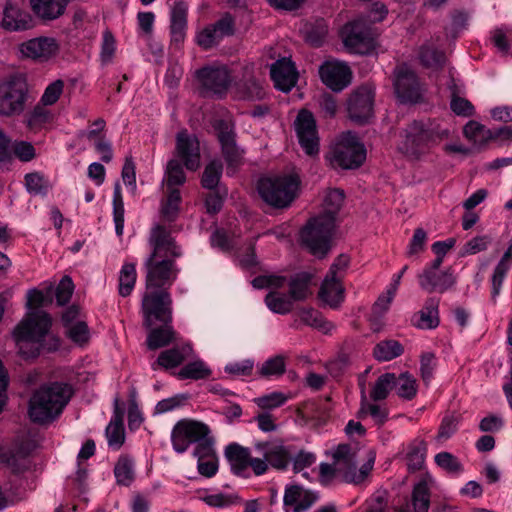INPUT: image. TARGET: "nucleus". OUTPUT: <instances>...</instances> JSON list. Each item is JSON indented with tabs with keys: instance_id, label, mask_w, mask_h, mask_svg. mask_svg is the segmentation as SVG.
Segmentation results:
<instances>
[{
	"instance_id": "4c0bfd02",
	"label": "nucleus",
	"mask_w": 512,
	"mask_h": 512,
	"mask_svg": "<svg viewBox=\"0 0 512 512\" xmlns=\"http://www.w3.org/2000/svg\"><path fill=\"white\" fill-rule=\"evenodd\" d=\"M294 302L290 294L286 295L278 291H270L265 297L267 307L278 314L289 313L293 309Z\"/></svg>"
},
{
	"instance_id": "49530a36",
	"label": "nucleus",
	"mask_w": 512,
	"mask_h": 512,
	"mask_svg": "<svg viewBox=\"0 0 512 512\" xmlns=\"http://www.w3.org/2000/svg\"><path fill=\"white\" fill-rule=\"evenodd\" d=\"M137 273L135 265L132 263H125L119 274V294L126 297L131 294L135 283Z\"/></svg>"
},
{
	"instance_id": "4468645a",
	"label": "nucleus",
	"mask_w": 512,
	"mask_h": 512,
	"mask_svg": "<svg viewBox=\"0 0 512 512\" xmlns=\"http://www.w3.org/2000/svg\"><path fill=\"white\" fill-rule=\"evenodd\" d=\"M210 434L209 427L195 420H180L174 426L171 440L177 453L185 452L190 444L197 443Z\"/></svg>"
},
{
	"instance_id": "aec40b11",
	"label": "nucleus",
	"mask_w": 512,
	"mask_h": 512,
	"mask_svg": "<svg viewBox=\"0 0 512 512\" xmlns=\"http://www.w3.org/2000/svg\"><path fill=\"white\" fill-rule=\"evenodd\" d=\"M321 81L331 90L340 92L350 85L352 71L350 67L340 61L331 60L324 62L319 67Z\"/></svg>"
},
{
	"instance_id": "c9c22d12",
	"label": "nucleus",
	"mask_w": 512,
	"mask_h": 512,
	"mask_svg": "<svg viewBox=\"0 0 512 512\" xmlns=\"http://www.w3.org/2000/svg\"><path fill=\"white\" fill-rule=\"evenodd\" d=\"M181 203V195L178 189L167 190V196L161 203V218L165 222H173L179 214V205Z\"/></svg>"
},
{
	"instance_id": "a18cd8bd",
	"label": "nucleus",
	"mask_w": 512,
	"mask_h": 512,
	"mask_svg": "<svg viewBox=\"0 0 512 512\" xmlns=\"http://www.w3.org/2000/svg\"><path fill=\"white\" fill-rule=\"evenodd\" d=\"M396 384V375L394 373H385L378 377L372 390L370 397L374 401L384 400L389 392L394 388Z\"/></svg>"
},
{
	"instance_id": "20e7f679",
	"label": "nucleus",
	"mask_w": 512,
	"mask_h": 512,
	"mask_svg": "<svg viewBox=\"0 0 512 512\" xmlns=\"http://www.w3.org/2000/svg\"><path fill=\"white\" fill-rule=\"evenodd\" d=\"M51 326V318L44 311L28 312L14 329L18 352L24 359L39 355L41 343Z\"/></svg>"
},
{
	"instance_id": "0eeeda50",
	"label": "nucleus",
	"mask_w": 512,
	"mask_h": 512,
	"mask_svg": "<svg viewBox=\"0 0 512 512\" xmlns=\"http://www.w3.org/2000/svg\"><path fill=\"white\" fill-rule=\"evenodd\" d=\"M258 192L261 198L276 208L288 207L296 197L299 180L293 175L268 177L258 182Z\"/></svg>"
},
{
	"instance_id": "39448f33",
	"label": "nucleus",
	"mask_w": 512,
	"mask_h": 512,
	"mask_svg": "<svg viewBox=\"0 0 512 512\" xmlns=\"http://www.w3.org/2000/svg\"><path fill=\"white\" fill-rule=\"evenodd\" d=\"M448 135L447 130H441L431 123L413 121L401 131L398 150L407 158L418 160L432 145L439 143Z\"/></svg>"
},
{
	"instance_id": "bb28decb",
	"label": "nucleus",
	"mask_w": 512,
	"mask_h": 512,
	"mask_svg": "<svg viewBox=\"0 0 512 512\" xmlns=\"http://www.w3.org/2000/svg\"><path fill=\"white\" fill-rule=\"evenodd\" d=\"M342 278L326 275L319 291V298L331 308H337L344 300Z\"/></svg>"
},
{
	"instance_id": "864d4df0",
	"label": "nucleus",
	"mask_w": 512,
	"mask_h": 512,
	"mask_svg": "<svg viewBox=\"0 0 512 512\" xmlns=\"http://www.w3.org/2000/svg\"><path fill=\"white\" fill-rule=\"evenodd\" d=\"M67 337L79 346L85 345L90 338L89 328L85 321H76V324L65 328Z\"/></svg>"
},
{
	"instance_id": "9d476101",
	"label": "nucleus",
	"mask_w": 512,
	"mask_h": 512,
	"mask_svg": "<svg viewBox=\"0 0 512 512\" xmlns=\"http://www.w3.org/2000/svg\"><path fill=\"white\" fill-rule=\"evenodd\" d=\"M27 83L23 75L12 74L0 83V114L11 116L24 110Z\"/></svg>"
},
{
	"instance_id": "5fc2aeb1",
	"label": "nucleus",
	"mask_w": 512,
	"mask_h": 512,
	"mask_svg": "<svg viewBox=\"0 0 512 512\" xmlns=\"http://www.w3.org/2000/svg\"><path fill=\"white\" fill-rule=\"evenodd\" d=\"M286 370L285 358L282 355H277L266 360L259 369V374L262 377L280 376Z\"/></svg>"
},
{
	"instance_id": "680f3d73",
	"label": "nucleus",
	"mask_w": 512,
	"mask_h": 512,
	"mask_svg": "<svg viewBox=\"0 0 512 512\" xmlns=\"http://www.w3.org/2000/svg\"><path fill=\"white\" fill-rule=\"evenodd\" d=\"M511 264L512 262H509V260H504V257H502L497 266L495 267L492 277L493 298L499 295L503 280Z\"/></svg>"
},
{
	"instance_id": "8fccbe9b",
	"label": "nucleus",
	"mask_w": 512,
	"mask_h": 512,
	"mask_svg": "<svg viewBox=\"0 0 512 512\" xmlns=\"http://www.w3.org/2000/svg\"><path fill=\"white\" fill-rule=\"evenodd\" d=\"M223 166L220 161H211L204 169L201 184L206 189L217 187L222 175Z\"/></svg>"
},
{
	"instance_id": "a211bd4d",
	"label": "nucleus",
	"mask_w": 512,
	"mask_h": 512,
	"mask_svg": "<svg viewBox=\"0 0 512 512\" xmlns=\"http://www.w3.org/2000/svg\"><path fill=\"white\" fill-rule=\"evenodd\" d=\"M175 159L182 161L186 169L196 171L201 164V149L198 138L182 130L176 135Z\"/></svg>"
},
{
	"instance_id": "cd10ccee",
	"label": "nucleus",
	"mask_w": 512,
	"mask_h": 512,
	"mask_svg": "<svg viewBox=\"0 0 512 512\" xmlns=\"http://www.w3.org/2000/svg\"><path fill=\"white\" fill-rule=\"evenodd\" d=\"M33 20L30 14L14 5H7L4 10L2 26L9 31H19L31 28Z\"/></svg>"
},
{
	"instance_id": "e433bc0d",
	"label": "nucleus",
	"mask_w": 512,
	"mask_h": 512,
	"mask_svg": "<svg viewBox=\"0 0 512 512\" xmlns=\"http://www.w3.org/2000/svg\"><path fill=\"white\" fill-rule=\"evenodd\" d=\"M344 202V193L339 189H332L327 192L323 202V212L318 215L321 218H331L335 224L336 216Z\"/></svg>"
},
{
	"instance_id": "338daca9",
	"label": "nucleus",
	"mask_w": 512,
	"mask_h": 512,
	"mask_svg": "<svg viewBox=\"0 0 512 512\" xmlns=\"http://www.w3.org/2000/svg\"><path fill=\"white\" fill-rule=\"evenodd\" d=\"M450 106L452 111L459 116L469 117L474 114V107L471 102L465 98L457 96L455 91H452Z\"/></svg>"
},
{
	"instance_id": "6e6d98bb",
	"label": "nucleus",
	"mask_w": 512,
	"mask_h": 512,
	"mask_svg": "<svg viewBox=\"0 0 512 512\" xmlns=\"http://www.w3.org/2000/svg\"><path fill=\"white\" fill-rule=\"evenodd\" d=\"M419 57L421 63L431 69L441 68L445 63L444 53L430 47H423Z\"/></svg>"
},
{
	"instance_id": "bf43d9fd",
	"label": "nucleus",
	"mask_w": 512,
	"mask_h": 512,
	"mask_svg": "<svg viewBox=\"0 0 512 512\" xmlns=\"http://www.w3.org/2000/svg\"><path fill=\"white\" fill-rule=\"evenodd\" d=\"M203 501L211 507L225 508L238 504L240 498L235 494L216 493L203 497Z\"/></svg>"
},
{
	"instance_id": "2f4dec72",
	"label": "nucleus",
	"mask_w": 512,
	"mask_h": 512,
	"mask_svg": "<svg viewBox=\"0 0 512 512\" xmlns=\"http://www.w3.org/2000/svg\"><path fill=\"white\" fill-rule=\"evenodd\" d=\"M313 275L308 272H300L295 274L289 280V294L294 301H304L312 295L311 282Z\"/></svg>"
},
{
	"instance_id": "69168bd1",
	"label": "nucleus",
	"mask_w": 512,
	"mask_h": 512,
	"mask_svg": "<svg viewBox=\"0 0 512 512\" xmlns=\"http://www.w3.org/2000/svg\"><path fill=\"white\" fill-rule=\"evenodd\" d=\"M74 291V284L69 276H64L56 288V300L59 305L69 302Z\"/></svg>"
},
{
	"instance_id": "37998d69",
	"label": "nucleus",
	"mask_w": 512,
	"mask_h": 512,
	"mask_svg": "<svg viewBox=\"0 0 512 512\" xmlns=\"http://www.w3.org/2000/svg\"><path fill=\"white\" fill-rule=\"evenodd\" d=\"M403 353L402 345L395 340L379 342L373 350L374 357L379 361H390Z\"/></svg>"
},
{
	"instance_id": "4d7b16f0",
	"label": "nucleus",
	"mask_w": 512,
	"mask_h": 512,
	"mask_svg": "<svg viewBox=\"0 0 512 512\" xmlns=\"http://www.w3.org/2000/svg\"><path fill=\"white\" fill-rule=\"evenodd\" d=\"M25 186L28 192L34 195L46 194L49 188L48 181L38 172L25 175Z\"/></svg>"
},
{
	"instance_id": "f3484780",
	"label": "nucleus",
	"mask_w": 512,
	"mask_h": 512,
	"mask_svg": "<svg viewBox=\"0 0 512 512\" xmlns=\"http://www.w3.org/2000/svg\"><path fill=\"white\" fill-rule=\"evenodd\" d=\"M295 131L302 149L308 155L319 152V137L314 116L308 110H301L294 122Z\"/></svg>"
},
{
	"instance_id": "09e8293b",
	"label": "nucleus",
	"mask_w": 512,
	"mask_h": 512,
	"mask_svg": "<svg viewBox=\"0 0 512 512\" xmlns=\"http://www.w3.org/2000/svg\"><path fill=\"white\" fill-rule=\"evenodd\" d=\"M211 370L202 361L188 363L178 372L179 379H204L209 377Z\"/></svg>"
},
{
	"instance_id": "f704fd0d",
	"label": "nucleus",
	"mask_w": 512,
	"mask_h": 512,
	"mask_svg": "<svg viewBox=\"0 0 512 512\" xmlns=\"http://www.w3.org/2000/svg\"><path fill=\"white\" fill-rule=\"evenodd\" d=\"M123 414V411H121L118 406H116L113 418L106 428L108 444L110 447L115 449H119L125 440Z\"/></svg>"
},
{
	"instance_id": "f03ea898",
	"label": "nucleus",
	"mask_w": 512,
	"mask_h": 512,
	"mask_svg": "<svg viewBox=\"0 0 512 512\" xmlns=\"http://www.w3.org/2000/svg\"><path fill=\"white\" fill-rule=\"evenodd\" d=\"M255 450L262 457H254L249 448L233 443L226 447L225 456L231 470L238 476H246L251 468L255 476L265 474L269 467L285 470L291 460L289 449L278 441H265L255 444Z\"/></svg>"
},
{
	"instance_id": "1a4fd4ad",
	"label": "nucleus",
	"mask_w": 512,
	"mask_h": 512,
	"mask_svg": "<svg viewBox=\"0 0 512 512\" xmlns=\"http://www.w3.org/2000/svg\"><path fill=\"white\" fill-rule=\"evenodd\" d=\"M171 306L172 299L168 290L146 289L141 304L144 326L151 328L157 322H171Z\"/></svg>"
},
{
	"instance_id": "c85d7f7f",
	"label": "nucleus",
	"mask_w": 512,
	"mask_h": 512,
	"mask_svg": "<svg viewBox=\"0 0 512 512\" xmlns=\"http://www.w3.org/2000/svg\"><path fill=\"white\" fill-rule=\"evenodd\" d=\"M438 306V299L429 298L423 309L413 316V325L421 329L436 328L439 325Z\"/></svg>"
},
{
	"instance_id": "412c9836",
	"label": "nucleus",
	"mask_w": 512,
	"mask_h": 512,
	"mask_svg": "<svg viewBox=\"0 0 512 512\" xmlns=\"http://www.w3.org/2000/svg\"><path fill=\"white\" fill-rule=\"evenodd\" d=\"M233 34V20L229 15L222 17L214 24L208 25L196 35V43L203 49L208 50L225 37Z\"/></svg>"
},
{
	"instance_id": "473e14b6",
	"label": "nucleus",
	"mask_w": 512,
	"mask_h": 512,
	"mask_svg": "<svg viewBox=\"0 0 512 512\" xmlns=\"http://www.w3.org/2000/svg\"><path fill=\"white\" fill-rule=\"evenodd\" d=\"M239 88L243 96L250 100H261L265 96L262 83L253 75V65L244 67V74Z\"/></svg>"
},
{
	"instance_id": "a878e982",
	"label": "nucleus",
	"mask_w": 512,
	"mask_h": 512,
	"mask_svg": "<svg viewBox=\"0 0 512 512\" xmlns=\"http://www.w3.org/2000/svg\"><path fill=\"white\" fill-rule=\"evenodd\" d=\"M192 353L190 345L177 346L161 352L158 358L151 364L156 371L158 368L172 369L181 365Z\"/></svg>"
},
{
	"instance_id": "0e129e2a",
	"label": "nucleus",
	"mask_w": 512,
	"mask_h": 512,
	"mask_svg": "<svg viewBox=\"0 0 512 512\" xmlns=\"http://www.w3.org/2000/svg\"><path fill=\"white\" fill-rule=\"evenodd\" d=\"M187 11L188 6L184 1H176L171 9L170 27H187Z\"/></svg>"
},
{
	"instance_id": "9b49d317",
	"label": "nucleus",
	"mask_w": 512,
	"mask_h": 512,
	"mask_svg": "<svg viewBox=\"0 0 512 512\" xmlns=\"http://www.w3.org/2000/svg\"><path fill=\"white\" fill-rule=\"evenodd\" d=\"M338 455L341 462L338 465V478L346 483L360 484L370 474L375 462V453L369 451L367 461L359 468L356 467L357 451L348 444L338 445Z\"/></svg>"
},
{
	"instance_id": "6e6552de",
	"label": "nucleus",
	"mask_w": 512,
	"mask_h": 512,
	"mask_svg": "<svg viewBox=\"0 0 512 512\" xmlns=\"http://www.w3.org/2000/svg\"><path fill=\"white\" fill-rule=\"evenodd\" d=\"M366 158L364 145L352 132L343 133L331 148L329 160L334 167L355 169L362 165Z\"/></svg>"
},
{
	"instance_id": "e2e57ef3",
	"label": "nucleus",
	"mask_w": 512,
	"mask_h": 512,
	"mask_svg": "<svg viewBox=\"0 0 512 512\" xmlns=\"http://www.w3.org/2000/svg\"><path fill=\"white\" fill-rule=\"evenodd\" d=\"M341 462V456L338 455V447L335 449L333 453V463H321L320 464V480L322 483L326 484L331 481L333 478H338V465Z\"/></svg>"
},
{
	"instance_id": "7c9ffc66",
	"label": "nucleus",
	"mask_w": 512,
	"mask_h": 512,
	"mask_svg": "<svg viewBox=\"0 0 512 512\" xmlns=\"http://www.w3.org/2000/svg\"><path fill=\"white\" fill-rule=\"evenodd\" d=\"M430 506V491L426 481L417 483L412 491L411 502L399 512H428Z\"/></svg>"
},
{
	"instance_id": "72a5a7b5",
	"label": "nucleus",
	"mask_w": 512,
	"mask_h": 512,
	"mask_svg": "<svg viewBox=\"0 0 512 512\" xmlns=\"http://www.w3.org/2000/svg\"><path fill=\"white\" fill-rule=\"evenodd\" d=\"M161 323L163 324L162 327L151 329L147 336V346L151 350L168 346L176 340V333L170 325L171 322Z\"/></svg>"
},
{
	"instance_id": "6ab92c4d",
	"label": "nucleus",
	"mask_w": 512,
	"mask_h": 512,
	"mask_svg": "<svg viewBox=\"0 0 512 512\" xmlns=\"http://www.w3.org/2000/svg\"><path fill=\"white\" fill-rule=\"evenodd\" d=\"M19 51L24 58L43 63L58 54L59 43L53 37L41 36L21 43Z\"/></svg>"
},
{
	"instance_id": "f257e3e1",
	"label": "nucleus",
	"mask_w": 512,
	"mask_h": 512,
	"mask_svg": "<svg viewBox=\"0 0 512 512\" xmlns=\"http://www.w3.org/2000/svg\"><path fill=\"white\" fill-rule=\"evenodd\" d=\"M148 245L150 254L144 261L146 289L168 290L179 274L175 260L182 256L181 247L170 231L159 223L151 228Z\"/></svg>"
},
{
	"instance_id": "a19ab883",
	"label": "nucleus",
	"mask_w": 512,
	"mask_h": 512,
	"mask_svg": "<svg viewBox=\"0 0 512 512\" xmlns=\"http://www.w3.org/2000/svg\"><path fill=\"white\" fill-rule=\"evenodd\" d=\"M362 400L361 407L357 413L358 418H364L366 416H370L375 424L382 425L387 420L388 413L386 409L382 408L380 405L372 404L367 401L365 388L362 387Z\"/></svg>"
},
{
	"instance_id": "ddd939ff",
	"label": "nucleus",
	"mask_w": 512,
	"mask_h": 512,
	"mask_svg": "<svg viewBox=\"0 0 512 512\" xmlns=\"http://www.w3.org/2000/svg\"><path fill=\"white\" fill-rule=\"evenodd\" d=\"M195 77L204 95L222 96L231 82L229 71L223 65L203 67L195 72Z\"/></svg>"
},
{
	"instance_id": "2eb2a0df",
	"label": "nucleus",
	"mask_w": 512,
	"mask_h": 512,
	"mask_svg": "<svg viewBox=\"0 0 512 512\" xmlns=\"http://www.w3.org/2000/svg\"><path fill=\"white\" fill-rule=\"evenodd\" d=\"M374 89L363 85L355 89L347 100L349 118L359 124H364L373 116Z\"/></svg>"
},
{
	"instance_id": "de8ad7c7",
	"label": "nucleus",
	"mask_w": 512,
	"mask_h": 512,
	"mask_svg": "<svg viewBox=\"0 0 512 512\" xmlns=\"http://www.w3.org/2000/svg\"><path fill=\"white\" fill-rule=\"evenodd\" d=\"M367 512H389V493L379 489L367 498L362 506Z\"/></svg>"
},
{
	"instance_id": "774afa93",
	"label": "nucleus",
	"mask_w": 512,
	"mask_h": 512,
	"mask_svg": "<svg viewBox=\"0 0 512 512\" xmlns=\"http://www.w3.org/2000/svg\"><path fill=\"white\" fill-rule=\"evenodd\" d=\"M63 88L64 82L62 80H56L49 84L41 97L42 104L53 105L56 103L63 92Z\"/></svg>"
},
{
	"instance_id": "58836bf2",
	"label": "nucleus",
	"mask_w": 512,
	"mask_h": 512,
	"mask_svg": "<svg viewBox=\"0 0 512 512\" xmlns=\"http://www.w3.org/2000/svg\"><path fill=\"white\" fill-rule=\"evenodd\" d=\"M426 443L424 440H413L407 449V467L410 471H418L425 461Z\"/></svg>"
},
{
	"instance_id": "393cba45",
	"label": "nucleus",
	"mask_w": 512,
	"mask_h": 512,
	"mask_svg": "<svg viewBox=\"0 0 512 512\" xmlns=\"http://www.w3.org/2000/svg\"><path fill=\"white\" fill-rule=\"evenodd\" d=\"M316 500L317 495L313 492L292 485L286 488L283 502L286 507H292L293 512H305Z\"/></svg>"
},
{
	"instance_id": "423d86ee",
	"label": "nucleus",
	"mask_w": 512,
	"mask_h": 512,
	"mask_svg": "<svg viewBox=\"0 0 512 512\" xmlns=\"http://www.w3.org/2000/svg\"><path fill=\"white\" fill-rule=\"evenodd\" d=\"M335 224L331 218H311L300 231L301 244L318 257H325L331 248Z\"/></svg>"
},
{
	"instance_id": "5701e85b",
	"label": "nucleus",
	"mask_w": 512,
	"mask_h": 512,
	"mask_svg": "<svg viewBox=\"0 0 512 512\" xmlns=\"http://www.w3.org/2000/svg\"><path fill=\"white\" fill-rule=\"evenodd\" d=\"M218 138L222 146V153L229 167L235 168L240 165L242 160V151L235 142V133L226 123L219 125Z\"/></svg>"
},
{
	"instance_id": "dca6fc26",
	"label": "nucleus",
	"mask_w": 512,
	"mask_h": 512,
	"mask_svg": "<svg viewBox=\"0 0 512 512\" xmlns=\"http://www.w3.org/2000/svg\"><path fill=\"white\" fill-rule=\"evenodd\" d=\"M394 88L403 103H416L421 97V86L415 72L402 64L395 69Z\"/></svg>"
},
{
	"instance_id": "3c124183",
	"label": "nucleus",
	"mask_w": 512,
	"mask_h": 512,
	"mask_svg": "<svg viewBox=\"0 0 512 512\" xmlns=\"http://www.w3.org/2000/svg\"><path fill=\"white\" fill-rule=\"evenodd\" d=\"M117 482L122 485H129L133 480V462L126 456H121L114 468Z\"/></svg>"
},
{
	"instance_id": "13d9d810",
	"label": "nucleus",
	"mask_w": 512,
	"mask_h": 512,
	"mask_svg": "<svg viewBox=\"0 0 512 512\" xmlns=\"http://www.w3.org/2000/svg\"><path fill=\"white\" fill-rule=\"evenodd\" d=\"M11 155L13 154L22 162H30L36 157L34 146L27 141H15L9 145Z\"/></svg>"
},
{
	"instance_id": "f8f14e48",
	"label": "nucleus",
	"mask_w": 512,
	"mask_h": 512,
	"mask_svg": "<svg viewBox=\"0 0 512 512\" xmlns=\"http://www.w3.org/2000/svg\"><path fill=\"white\" fill-rule=\"evenodd\" d=\"M342 37L344 45L353 53L366 54L374 45V33L364 19L346 24L342 29Z\"/></svg>"
},
{
	"instance_id": "79ce46f5",
	"label": "nucleus",
	"mask_w": 512,
	"mask_h": 512,
	"mask_svg": "<svg viewBox=\"0 0 512 512\" xmlns=\"http://www.w3.org/2000/svg\"><path fill=\"white\" fill-rule=\"evenodd\" d=\"M186 181V175L183 170V166L178 159H171L167 163L164 183L167 186V190L177 189V186H181Z\"/></svg>"
},
{
	"instance_id": "c756f323",
	"label": "nucleus",
	"mask_w": 512,
	"mask_h": 512,
	"mask_svg": "<svg viewBox=\"0 0 512 512\" xmlns=\"http://www.w3.org/2000/svg\"><path fill=\"white\" fill-rule=\"evenodd\" d=\"M31 8L36 16L43 20L59 18L65 11V0H30Z\"/></svg>"
},
{
	"instance_id": "4be33fe9",
	"label": "nucleus",
	"mask_w": 512,
	"mask_h": 512,
	"mask_svg": "<svg viewBox=\"0 0 512 512\" xmlns=\"http://www.w3.org/2000/svg\"><path fill=\"white\" fill-rule=\"evenodd\" d=\"M271 78L275 87L283 92H289L297 83V72L290 59L282 58L272 64Z\"/></svg>"
},
{
	"instance_id": "c03bdc74",
	"label": "nucleus",
	"mask_w": 512,
	"mask_h": 512,
	"mask_svg": "<svg viewBox=\"0 0 512 512\" xmlns=\"http://www.w3.org/2000/svg\"><path fill=\"white\" fill-rule=\"evenodd\" d=\"M394 389L400 398L411 400L417 394L416 379L408 372L401 373L399 376H396Z\"/></svg>"
},
{
	"instance_id": "ea45409f",
	"label": "nucleus",
	"mask_w": 512,
	"mask_h": 512,
	"mask_svg": "<svg viewBox=\"0 0 512 512\" xmlns=\"http://www.w3.org/2000/svg\"><path fill=\"white\" fill-rule=\"evenodd\" d=\"M298 316L300 321L305 325L319 329L324 333H328L334 328V325L331 322L325 320L321 313L313 308L300 309L298 311Z\"/></svg>"
},
{
	"instance_id": "052dcab7",
	"label": "nucleus",
	"mask_w": 512,
	"mask_h": 512,
	"mask_svg": "<svg viewBox=\"0 0 512 512\" xmlns=\"http://www.w3.org/2000/svg\"><path fill=\"white\" fill-rule=\"evenodd\" d=\"M436 464L449 473L458 474L463 470V466L453 454L449 452H440L435 456Z\"/></svg>"
},
{
	"instance_id": "603ef678",
	"label": "nucleus",
	"mask_w": 512,
	"mask_h": 512,
	"mask_svg": "<svg viewBox=\"0 0 512 512\" xmlns=\"http://www.w3.org/2000/svg\"><path fill=\"white\" fill-rule=\"evenodd\" d=\"M288 396L282 392L274 391L254 399L255 404L263 410H272L281 407L288 400Z\"/></svg>"
},
{
	"instance_id": "7ed1b4c3",
	"label": "nucleus",
	"mask_w": 512,
	"mask_h": 512,
	"mask_svg": "<svg viewBox=\"0 0 512 512\" xmlns=\"http://www.w3.org/2000/svg\"><path fill=\"white\" fill-rule=\"evenodd\" d=\"M72 394V387L66 383L54 382L41 386L29 401L31 421L38 424L52 422L61 414Z\"/></svg>"
},
{
	"instance_id": "b1692460",
	"label": "nucleus",
	"mask_w": 512,
	"mask_h": 512,
	"mask_svg": "<svg viewBox=\"0 0 512 512\" xmlns=\"http://www.w3.org/2000/svg\"><path fill=\"white\" fill-rule=\"evenodd\" d=\"M418 279L420 287L429 293H443L455 283V279L449 271L423 270Z\"/></svg>"
}]
</instances>
